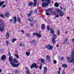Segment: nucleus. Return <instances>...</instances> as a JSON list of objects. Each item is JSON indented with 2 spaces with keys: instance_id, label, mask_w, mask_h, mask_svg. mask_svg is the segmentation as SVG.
I'll return each instance as SVG.
<instances>
[{
  "instance_id": "c756f323",
  "label": "nucleus",
  "mask_w": 74,
  "mask_h": 74,
  "mask_svg": "<svg viewBox=\"0 0 74 74\" xmlns=\"http://www.w3.org/2000/svg\"><path fill=\"white\" fill-rule=\"evenodd\" d=\"M26 54L27 56H29L30 54V53L28 52V51H27L26 52Z\"/></svg>"
},
{
  "instance_id": "ddd939ff",
  "label": "nucleus",
  "mask_w": 74,
  "mask_h": 74,
  "mask_svg": "<svg viewBox=\"0 0 74 74\" xmlns=\"http://www.w3.org/2000/svg\"><path fill=\"white\" fill-rule=\"evenodd\" d=\"M6 38L7 40H8L10 38V34L8 32H7L6 35Z\"/></svg>"
},
{
  "instance_id": "c9c22d12",
  "label": "nucleus",
  "mask_w": 74,
  "mask_h": 74,
  "mask_svg": "<svg viewBox=\"0 0 74 74\" xmlns=\"http://www.w3.org/2000/svg\"><path fill=\"white\" fill-rule=\"evenodd\" d=\"M6 6V5L4 4L2 5L1 7L2 8H5Z\"/></svg>"
},
{
  "instance_id": "e2e57ef3",
  "label": "nucleus",
  "mask_w": 74,
  "mask_h": 74,
  "mask_svg": "<svg viewBox=\"0 0 74 74\" xmlns=\"http://www.w3.org/2000/svg\"><path fill=\"white\" fill-rule=\"evenodd\" d=\"M57 47H59V44H57Z\"/></svg>"
},
{
  "instance_id": "052dcab7",
  "label": "nucleus",
  "mask_w": 74,
  "mask_h": 74,
  "mask_svg": "<svg viewBox=\"0 0 74 74\" xmlns=\"http://www.w3.org/2000/svg\"><path fill=\"white\" fill-rule=\"evenodd\" d=\"M61 70V68L60 67H59V71H60V70Z\"/></svg>"
},
{
  "instance_id": "cd10ccee",
  "label": "nucleus",
  "mask_w": 74,
  "mask_h": 74,
  "mask_svg": "<svg viewBox=\"0 0 74 74\" xmlns=\"http://www.w3.org/2000/svg\"><path fill=\"white\" fill-rule=\"evenodd\" d=\"M16 40H17V39L16 38H13L12 40V42H14L15 41H16Z\"/></svg>"
},
{
  "instance_id": "09e8293b",
  "label": "nucleus",
  "mask_w": 74,
  "mask_h": 74,
  "mask_svg": "<svg viewBox=\"0 0 74 74\" xmlns=\"http://www.w3.org/2000/svg\"><path fill=\"white\" fill-rule=\"evenodd\" d=\"M18 72L19 71H18V70H17L16 71H15V73H16V74H17V73H18Z\"/></svg>"
},
{
  "instance_id": "c03bdc74",
  "label": "nucleus",
  "mask_w": 74,
  "mask_h": 74,
  "mask_svg": "<svg viewBox=\"0 0 74 74\" xmlns=\"http://www.w3.org/2000/svg\"><path fill=\"white\" fill-rule=\"evenodd\" d=\"M56 63H57V61H56V60H54V64H56Z\"/></svg>"
},
{
  "instance_id": "4c0bfd02",
  "label": "nucleus",
  "mask_w": 74,
  "mask_h": 74,
  "mask_svg": "<svg viewBox=\"0 0 74 74\" xmlns=\"http://www.w3.org/2000/svg\"><path fill=\"white\" fill-rule=\"evenodd\" d=\"M55 16L56 18H59V15L58 14H56L55 15Z\"/></svg>"
},
{
  "instance_id": "8fccbe9b",
  "label": "nucleus",
  "mask_w": 74,
  "mask_h": 74,
  "mask_svg": "<svg viewBox=\"0 0 74 74\" xmlns=\"http://www.w3.org/2000/svg\"><path fill=\"white\" fill-rule=\"evenodd\" d=\"M8 55L9 56H11V53H10V52H9V54H8Z\"/></svg>"
},
{
  "instance_id": "a18cd8bd",
  "label": "nucleus",
  "mask_w": 74,
  "mask_h": 74,
  "mask_svg": "<svg viewBox=\"0 0 74 74\" xmlns=\"http://www.w3.org/2000/svg\"><path fill=\"white\" fill-rule=\"evenodd\" d=\"M46 14L47 15H48V16L50 15V14L48 12L46 13Z\"/></svg>"
},
{
  "instance_id": "a211bd4d",
  "label": "nucleus",
  "mask_w": 74,
  "mask_h": 74,
  "mask_svg": "<svg viewBox=\"0 0 74 74\" xmlns=\"http://www.w3.org/2000/svg\"><path fill=\"white\" fill-rule=\"evenodd\" d=\"M41 27L42 29V30L44 29L45 27V24H42Z\"/></svg>"
},
{
  "instance_id": "393cba45",
  "label": "nucleus",
  "mask_w": 74,
  "mask_h": 74,
  "mask_svg": "<svg viewBox=\"0 0 74 74\" xmlns=\"http://www.w3.org/2000/svg\"><path fill=\"white\" fill-rule=\"evenodd\" d=\"M45 70H44V73H46L47 71V67L45 66L44 67Z\"/></svg>"
},
{
  "instance_id": "0eeeda50",
  "label": "nucleus",
  "mask_w": 74,
  "mask_h": 74,
  "mask_svg": "<svg viewBox=\"0 0 74 74\" xmlns=\"http://www.w3.org/2000/svg\"><path fill=\"white\" fill-rule=\"evenodd\" d=\"M46 47L47 49H49L50 51H51L53 49V46H51L49 45H46Z\"/></svg>"
},
{
  "instance_id": "5701e85b",
  "label": "nucleus",
  "mask_w": 74,
  "mask_h": 74,
  "mask_svg": "<svg viewBox=\"0 0 74 74\" xmlns=\"http://www.w3.org/2000/svg\"><path fill=\"white\" fill-rule=\"evenodd\" d=\"M4 3H5V1H2V2H0V7L2 6L3 4H4Z\"/></svg>"
},
{
  "instance_id": "4468645a",
  "label": "nucleus",
  "mask_w": 74,
  "mask_h": 74,
  "mask_svg": "<svg viewBox=\"0 0 74 74\" xmlns=\"http://www.w3.org/2000/svg\"><path fill=\"white\" fill-rule=\"evenodd\" d=\"M30 13L28 14V17H30V16H31L32 15V13H33V10H31L30 11Z\"/></svg>"
},
{
  "instance_id": "9d476101",
  "label": "nucleus",
  "mask_w": 74,
  "mask_h": 74,
  "mask_svg": "<svg viewBox=\"0 0 74 74\" xmlns=\"http://www.w3.org/2000/svg\"><path fill=\"white\" fill-rule=\"evenodd\" d=\"M50 59H51V58L49 56V55H47L46 56V60H47L49 63H51V62Z\"/></svg>"
},
{
  "instance_id": "864d4df0",
  "label": "nucleus",
  "mask_w": 74,
  "mask_h": 74,
  "mask_svg": "<svg viewBox=\"0 0 74 74\" xmlns=\"http://www.w3.org/2000/svg\"><path fill=\"white\" fill-rule=\"evenodd\" d=\"M58 74H60V71H59L58 72Z\"/></svg>"
},
{
  "instance_id": "473e14b6",
  "label": "nucleus",
  "mask_w": 74,
  "mask_h": 74,
  "mask_svg": "<svg viewBox=\"0 0 74 74\" xmlns=\"http://www.w3.org/2000/svg\"><path fill=\"white\" fill-rule=\"evenodd\" d=\"M35 42H36V41H35L34 40H32L31 42V44H34V43H35Z\"/></svg>"
},
{
  "instance_id": "c85d7f7f",
  "label": "nucleus",
  "mask_w": 74,
  "mask_h": 74,
  "mask_svg": "<svg viewBox=\"0 0 74 74\" xmlns=\"http://www.w3.org/2000/svg\"><path fill=\"white\" fill-rule=\"evenodd\" d=\"M67 41H68V38H66L64 40V43H66V42H67Z\"/></svg>"
},
{
  "instance_id": "de8ad7c7",
  "label": "nucleus",
  "mask_w": 74,
  "mask_h": 74,
  "mask_svg": "<svg viewBox=\"0 0 74 74\" xmlns=\"http://www.w3.org/2000/svg\"><path fill=\"white\" fill-rule=\"evenodd\" d=\"M62 74H66V73L64 71H62Z\"/></svg>"
},
{
  "instance_id": "6ab92c4d",
  "label": "nucleus",
  "mask_w": 74,
  "mask_h": 74,
  "mask_svg": "<svg viewBox=\"0 0 74 74\" xmlns=\"http://www.w3.org/2000/svg\"><path fill=\"white\" fill-rule=\"evenodd\" d=\"M55 39H54L53 37L52 38V42L53 44H55L56 42V41H55Z\"/></svg>"
},
{
  "instance_id": "412c9836",
  "label": "nucleus",
  "mask_w": 74,
  "mask_h": 74,
  "mask_svg": "<svg viewBox=\"0 0 74 74\" xmlns=\"http://www.w3.org/2000/svg\"><path fill=\"white\" fill-rule=\"evenodd\" d=\"M41 36V34L40 33L39 34H38L37 33V34L36 35V37H38V38H40Z\"/></svg>"
},
{
  "instance_id": "f8f14e48",
  "label": "nucleus",
  "mask_w": 74,
  "mask_h": 74,
  "mask_svg": "<svg viewBox=\"0 0 74 74\" xmlns=\"http://www.w3.org/2000/svg\"><path fill=\"white\" fill-rule=\"evenodd\" d=\"M5 59H6V56L4 55H3L1 58V60H2V61H3V60H4Z\"/></svg>"
},
{
  "instance_id": "3c124183",
  "label": "nucleus",
  "mask_w": 74,
  "mask_h": 74,
  "mask_svg": "<svg viewBox=\"0 0 74 74\" xmlns=\"http://www.w3.org/2000/svg\"><path fill=\"white\" fill-rule=\"evenodd\" d=\"M58 36H59L60 35V32H59V30H58Z\"/></svg>"
},
{
  "instance_id": "6e6d98bb",
  "label": "nucleus",
  "mask_w": 74,
  "mask_h": 74,
  "mask_svg": "<svg viewBox=\"0 0 74 74\" xmlns=\"http://www.w3.org/2000/svg\"><path fill=\"white\" fill-rule=\"evenodd\" d=\"M25 69H27V70H28L29 69H28V67H25Z\"/></svg>"
},
{
  "instance_id": "0e129e2a",
  "label": "nucleus",
  "mask_w": 74,
  "mask_h": 74,
  "mask_svg": "<svg viewBox=\"0 0 74 74\" xmlns=\"http://www.w3.org/2000/svg\"><path fill=\"white\" fill-rule=\"evenodd\" d=\"M3 50L2 49H1L0 50V51H3Z\"/></svg>"
},
{
  "instance_id": "49530a36",
  "label": "nucleus",
  "mask_w": 74,
  "mask_h": 74,
  "mask_svg": "<svg viewBox=\"0 0 74 74\" xmlns=\"http://www.w3.org/2000/svg\"><path fill=\"white\" fill-rule=\"evenodd\" d=\"M39 69H40V70H41V69H42V64L40 65V66L39 67Z\"/></svg>"
},
{
  "instance_id": "1a4fd4ad",
  "label": "nucleus",
  "mask_w": 74,
  "mask_h": 74,
  "mask_svg": "<svg viewBox=\"0 0 74 74\" xmlns=\"http://www.w3.org/2000/svg\"><path fill=\"white\" fill-rule=\"evenodd\" d=\"M46 11H47L48 12H51L52 11H53V8H49V9H47L46 10Z\"/></svg>"
},
{
  "instance_id": "37998d69",
  "label": "nucleus",
  "mask_w": 74,
  "mask_h": 74,
  "mask_svg": "<svg viewBox=\"0 0 74 74\" xmlns=\"http://www.w3.org/2000/svg\"><path fill=\"white\" fill-rule=\"evenodd\" d=\"M28 20L29 21V22H32V20H31L30 18H28Z\"/></svg>"
},
{
  "instance_id": "a19ab883",
  "label": "nucleus",
  "mask_w": 74,
  "mask_h": 74,
  "mask_svg": "<svg viewBox=\"0 0 74 74\" xmlns=\"http://www.w3.org/2000/svg\"><path fill=\"white\" fill-rule=\"evenodd\" d=\"M34 25V24H33V23H31L30 24V26H32V27H33Z\"/></svg>"
},
{
  "instance_id": "39448f33",
  "label": "nucleus",
  "mask_w": 74,
  "mask_h": 74,
  "mask_svg": "<svg viewBox=\"0 0 74 74\" xmlns=\"http://www.w3.org/2000/svg\"><path fill=\"white\" fill-rule=\"evenodd\" d=\"M56 11L57 12H59V15L60 16H63L64 15V13H63V11L60 10L58 8V10H56Z\"/></svg>"
},
{
  "instance_id": "338daca9",
  "label": "nucleus",
  "mask_w": 74,
  "mask_h": 74,
  "mask_svg": "<svg viewBox=\"0 0 74 74\" xmlns=\"http://www.w3.org/2000/svg\"><path fill=\"white\" fill-rule=\"evenodd\" d=\"M10 22H11L12 21V20L11 19H10V20H9Z\"/></svg>"
},
{
  "instance_id": "2eb2a0df",
  "label": "nucleus",
  "mask_w": 74,
  "mask_h": 74,
  "mask_svg": "<svg viewBox=\"0 0 74 74\" xmlns=\"http://www.w3.org/2000/svg\"><path fill=\"white\" fill-rule=\"evenodd\" d=\"M5 16L6 17H9L10 16L9 15V13L8 12H7L4 14Z\"/></svg>"
},
{
  "instance_id": "69168bd1",
  "label": "nucleus",
  "mask_w": 74,
  "mask_h": 74,
  "mask_svg": "<svg viewBox=\"0 0 74 74\" xmlns=\"http://www.w3.org/2000/svg\"><path fill=\"white\" fill-rule=\"evenodd\" d=\"M1 73V69H0V73Z\"/></svg>"
},
{
  "instance_id": "5fc2aeb1",
  "label": "nucleus",
  "mask_w": 74,
  "mask_h": 74,
  "mask_svg": "<svg viewBox=\"0 0 74 74\" xmlns=\"http://www.w3.org/2000/svg\"><path fill=\"white\" fill-rule=\"evenodd\" d=\"M64 59V57H62L61 58V60H63V59Z\"/></svg>"
},
{
  "instance_id": "f3484780",
  "label": "nucleus",
  "mask_w": 74,
  "mask_h": 74,
  "mask_svg": "<svg viewBox=\"0 0 74 74\" xmlns=\"http://www.w3.org/2000/svg\"><path fill=\"white\" fill-rule=\"evenodd\" d=\"M54 6L56 7H58L59 6V4L58 3H55L54 4Z\"/></svg>"
},
{
  "instance_id": "680f3d73",
  "label": "nucleus",
  "mask_w": 74,
  "mask_h": 74,
  "mask_svg": "<svg viewBox=\"0 0 74 74\" xmlns=\"http://www.w3.org/2000/svg\"><path fill=\"white\" fill-rule=\"evenodd\" d=\"M65 33H66V34H67V33H68V31H67L65 32Z\"/></svg>"
},
{
  "instance_id": "bb28decb",
  "label": "nucleus",
  "mask_w": 74,
  "mask_h": 74,
  "mask_svg": "<svg viewBox=\"0 0 74 74\" xmlns=\"http://www.w3.org/2000/svg\"><path fill=\"white\" fill-rule=\"evenodd\" d=\"M33 3L32 2H31L29 3L28 5L29 7H30V6H31V5H33Z\"/></svg>"
},
{
  "instance_id": "4be33fe9",
  "label": "nucleus",
  "mask_w": 74,
  "mask_h": 74,
  "mask_svg": "<svg viewBox=\"0 0 74 74\" xmlns=\"http://www.w3.org/2000/svg\"><path fill=\"white\" fill-rule=\"evenodd\" d=\"M13 19H14V23H16V21H17L16 20V16H14L13 17Z\"/></svg>"
},
{
  "instance_id": "ea45409f",
  "label": "nucleus",
  "mask_w": 74,
  "mask_h": 74,
  "mask_svg": "<svg viewBox=\"0 0 74 74\" xmlns=\"http://www.w3.org/2000/svg\"><path fill=\"white\" fill-rule=\"evenodd\" d=\"M34 12L35 14H37V11L36 10H34Z\"/></svg>"
},
{
  "instance_id": "72a5a7b5",
  "label": "nucleus",
  "mask_w": 74,
  "mask_h": 74,
  "mask_svg": "<svg viewBox=\"0 0 74 74\" xmlns=\"http://www.w3.org/2000/svg\"><path fill=\"white\" fill-rule=\"evenodd\" d=\"M0 16H1V17H2V18H5V17L3 15V14L2 13H1L0 14Z\"/></svg>"
},
{
  "instance_id": "f03ea898",
  "label": "nucleus",
  "mask_w": 74,
  "mask_h": 74,
  "mask_svg": "<svg viewBox=\"0 0 74 74\" xmlns=\"http://www.w3.org/2000/svg\"><path fill=\"white\" fill-rule=\"evenodd\" d=\"M9 60L10 62H11V64L13 67H18L20 64L19 62L17 64H15L13 62H12L13 60V57H10L9 58Z\"/></svg>"
},
{
  "instance_id": "79ce46f5",
  "label": "nucleus",
  "mask_w": 74,
  "mask_h": 74,
  "mask_svg": "<svg viewBox=\"0 0 74 74\" xmlns=\"http://www.w3.org/2000/svg\"><path fill=\"white\" fill-rule=\"evenodd\" d=\"M6 45L8 46V40H7L6 41Z\"/></svg>"
},
{
  "instance_id": "20e7f679",
  "label": "nucleus",
  "mask_w": 74,
  "mask_h": 74,
  "mask_svg": "<svg viewBox=\"0 0 74 74\" xmlns=\"http://www.w3.org/2000/svg\"><path fill=\"white\" fill-rule=\"evenodd\" d=\"M4 30V21L0 20V31L3 32Z\"/></svg>"
},
{
  "instance_id": "2f4dec72",
  "label": "nucleus",
  "mask_w": 74,
  "mask_h": 74,
  "mask_svg": "<svg viewBox=\"0 0 74 74\" xmlns=\"http://www.w3.org/2000/svg\"><path fill=\"white\" fill-rule=\"evenodd\" d=\"M47 30H50V27H49V25H48L47 26Z\"/></svg>"
},
{
  "instance_id": "dca6fc26",
  "label": "nucleus",
  "mask_w": 74,
  "mask_h": 74,
  "mask_svg": "<svg viewBox=\"0 0 74 74\" xmlns=\"http://www.w3.org/2000/svg\"><path fill=\"white\" fill-rule=\"evenodd\" d=\"M13 60V62H14V63H18V60L16 58L14 59Z\"/></svg>"
},
{
  "instance_id": "774afa93",
  "label": "nucleus",
  "mask_w": 74,
  "mask_h": 74,
  "mask_svg": "<svg viewBox=\"0 0 74 74\" xmlns=\"http://www.w3.org/2000/svg\"><path fill=\"white\" fill-rule=\"evenodd\" d=\"M20 46H22V44H21V43H20Z\"/></svg>"
},
{
  "instance_id": "423d86ee",
  "label": "nucleus",
  "mask_w": 74,
  "mask_h": 74,
  "mask_svg": "<svg viewBox=\"0 0 74 74\" xmlns=\"http://www.w3.org/2000/svg\"><path fill=\"white\" fill-rule=\"evenodd\" d=\"M50 30L51 31V33H52V34H53V35L54 38V39H56V38H57V37H58V36H56V34H55V32H54V30H53V29L52 28H51L50 29Z\"/></svg>"
},
{
  "instance_id": "b1692460",
  "label": "nucleus",
  "mask_w": 74,
  "mask_h": 74,
  "mask_svg": "<svg viewBox=\"0 0 74 74\" xmlns=\"http://www.w3.org/2000/svg\"><path fill=\"white\" fill-rule=\"evenodd\" d=\"M51 14H52L53 15H55V14H56V12L55 11H52L51 12Z\"/></svg>"
},
{
  "instance_id": "13d9d810",
  "label": "nucleus",
  "mask_w": 74,
  "mask_h": 74,
  "mask_svg": "<svg viewBox=\"0 0 74 74\" xmlns=\"http://www.w3.org/2000/svg\"><path fill=\"white\" fill-rule=\"evenodd\" d=\"M63 10L64 11H66V8H64Z\"/></svg>"
},
{
  "instance_id": "a878e982",
  "label": "nucleus",
  "mask_w": 74,
  "mask_h": 74,
  "mask_svg": "<svg viewBox=\"0 0 74 74\" xmlns=\"http://www.w3.org/2000/svg\"><path fill=\"white\" fill-rule=\"evenodd\" d=\"M62 66L63 67H64V68H66V67H67V65L65 64H63L62 65Z\"/></svg>"
},
{
  "instance_id": "9b49d317",
  "label": "nucleus",
  "mask_w": 74,
  "mask_h": 74,
  "mask_svg": "<svg viewBox=\"0 0 74 74\" xmlns=\"http://www.w3.org/2000/svg\"><path fill=\"white\" fill-rule=\"evenodd\" d=\"M40 62L42 64V65H44L45 64V60L44 59L42 58L40 59Z\"/></svg>"
},
{
  "instance_id": "603ef678",
  "label": "nucleus",
  "mask_w": 74,
  "mask_h": 74,
  "mask_svg": "<svg viewBox=\"0 0 74 74\" xmlns=\"http://www.w3.org/2000/svg\"><path fill=\"white\" fill-rule=\"evenodd\" d=\"M60 9L62 10H63V7H62L61 6H60Z\"/></svg>"
},
{
  "instance_id": "7c9ffc66",
  "label": "nucleus",
  "mask_w": 74,
  "mask_h": 74,
  "mask_svg": "<svg viewBox=\"0 0 74 74\" xmlns=\"http://www.w3.org/2000/svg\"><path fill=\"white\" fill-rule=\"evenodd\" d=\"M14 56L16 57L17 59H19V56H18V55L17 54L14 55Z\"/></svg>"
},
{
  "instance_id": "6e6552de",
  "label": "nucleus",
  "mask_w": 74,
  "mask_h": 74,
  "mask_svg": "<svg viewBox=\"0 0 74 74\" xmlns=\"http://www.w3.org/2000/svg\"><path fill=\"white\" fill-rule=\"evenodd\" d=\"M34 67H35L36 69H38V66H37V64L36 63H33L32 65L31 66V69H33Z\"/></svg>"
},
{
  "instance_id": "4d7b16f0",
  "label": "nucleus",
  "mask_w": 74,
  "mask_h": 74,
  "mask_svg": "<svg viewBox=\"0 0 74 74\" xmlns=\"http://www.w3.org/2000/svg\"><path fill=\"white\" fill-rule=\"evenodd\" d=\"M27 37H29V34H27Z\"/></svg>"
},
{
  "instance_id": "e433bc0d",
  "label": "nucleus",
  "mask_w": 74,
  "mask_h": 74,
  "mask_svg": "<svg viewBox=\"0 0 74 74\" xmlns=\"http://www.w3.org/2000/svg\"><path fill=\"white\" fill-rule=\"evenodd\" d=\"M33 34L34 36H37V33L36 32L35 33L33 32Z\"/></svg>"
},
{
  "instance_id": "f257e3e1",
  "label": "nucleus",
  "mask_w": 74,
  "mask_h": 74,
  "mask_svg": "<svg viewBox=\"0 0 74 74\" xmlns=\"http://www.w3.org/2000/svg\"><path fill=\"white\" fill-rule=\"evenodd\" d=\"M74 50H72L71 52V58H72L71 59V60L70 58V57L67 56V58H68V62L69 63H73V62L74 63V59L73 58H74Z\"/></svg>"
},
{
  "instance_id": "bf43d9fd",
  "label": "nucleus",
  "mask_w": 74,
  "mask_h": 74,
  "mask_svg": "<svg viewBox=\"0 0 74 74\" xmlns=\"http://www.w3.org/2000/svg\"><path fill=\"white\" fill-rule=\"evenodd\" d=\"M67 19H69H69H70V18L69 17H67Z\"/></svg>"
},
{
  "instance_id": "58836bf2",
  "label": "nucleus",
  "mask_w": 74,
  "mask_h": 74,
  "mask_svg": "<svg viewBox=\"0 0 74 74\" xmlns=\"http://www.w3.org/2000/svg\"><path fill=\"white\" fill-rule=\"evenodd\" d=\"M26 74H30V72L29 70H27L26 72Z\"/></svg>"
},
{
  "instance_id": "aec40b11",
  "label": "nucleus",
  "mask_w": 74,
  "mask_h": 74,
  "mask_svg": "<svg viewBox=\"0 0 74 74\" xmlns=\"http://www.w3.org/2000/svg\"><path fill=\"white\" fill-rule=\"evenodd\" d=\"M18 18V22L19 23H21V18H20V17H17Z\"/></svg>"
},
{
  "instance_id": "f704fd0d",
  "label": "nucleus",
  "mask_w": 74,
  "mask_h": 74,
  "mask_svg": "<svg viewBox=\"0 0 74 74\" xmlns=\"http://www.w3.org/2000/svg\"><path fill=\"white\" fill-rule=\"evenodd\" d=\"M36 4H37V2L34 1V3L33 5V7H35L36 5Z\"/></svg>"
},
{
  "instance_id": "7ed1b4c3",
  "label": "nucleus",
  "mask_w": 74,
  "mask_h": 74,
  "mask_svg": "<svg viewBox=\"0 0 74 74\" xmlns=\"http://www.w3.org/2000/svg\"><path fill=\"white\" fill-rule=\"evenodd\" d=\"M42 1V6L43 7H46L48 5V4H51V0H44Z\"/></svg>"
}]
</instances>
